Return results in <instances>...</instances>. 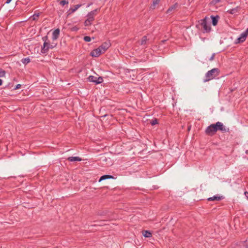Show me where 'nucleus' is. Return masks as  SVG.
Segmentation results:
<instances>
[{
  "label": "nucleus",
  "instance_id": "obj_1",
  "mask_svg": "<svg viewBox=\"0 0 248 248\" xmlns=\"http://www.w3.org/2000/svg\"><path fill=\"white\" fill-rule=\"evenodd\" d=\"M99 11L100 8H97L88 13L86 16L87 19L84 22V25L85 26H89L93 24V22L94 20L95 16Z\"/></svg>",
  "mask_w": 248,
  "mask_h": 248
},
{
  "label": "nucleus",
  "instance_id": "obj_2",
  "mask_svg": "<svg viewBox=\"0 0 248 248\" xmlns=\"http://www.w3.org/2000/svg\"><path fill=\"white\" fill-rule=\"evenodd\" d=\"M219 74V70L217 68H214L211 70L208 71L205 75V78L203 82H206L215 78Z\"/></svg>",
  "mask_w": 248,
  "mask_h": 248
},
{
  "label": "nucleus",
  "instance_id": "obj_3",
  "mask_svg": "<svg viewBox=\"0 0 248 248\" xmlns=\"http://www.w3.org/2000/svg\"><path fill=\"white\" fill-rule=\"evenodd\" d=\"M47 39V36H46L42 38V40L44 41L43 46L41 48V52L42 53H46L49 49H52L55 47L57 44L56 43H52L50 44L48 42H46V41Z\"/></svg>",
  "mask_w": 248,
  "mask_h": 248
},
{
  "label": "nucleus",
  "instance_id": "obj_4",
  "mask_svg": "<svg viewBox=\"0 0 248 248\" xmlns=\"http://www.w3.org/2000/svg\"><path fill=\"white\" fill-rule=\"evenodd\" d=\"M213 124L214 126V129H215L216 132L218 130L220 131L222 133L230 132L229 128L226 127L221 122H217Z\"/></svg>",
  "mask_w": 248,
  "mask_h": 248
},
{
  "label": "nucleus",
  "instance_id": "obj_5",
  "mask_svg": "<svg viewBox=\"0 0 248 248\" xmlns=\"http://www.w3.org/2000/svg\"><path fill=\"white\" fill-rule=\"evenodd\" d=\"M87 79L88 81L91 82H93L96 85L100 84L102 83L104 81L102 77H96L93 76H90Z\"/></svg>",
  "mask_w": 248,
  "mask_h": 248
},
{
  "label": "nucleus",
  "instance_id": "obj_6",
  "mask_svg": "<svg viewBox=\"0 0 248 248\" xmlns=\"http://www.w3.org/2000/svg\"><path fill=\"white\" fill-rule=\"evenodd\" d=\"M200 24L203 27L204 32H209L211 31V27L207 22L206 17L200 20Z\"/></svg>",
  "mask_w": 248,
  "mask_h": 248
},
{
  "label": "nucleus",
  "instance_id": "obj_7",
  "mask_svg": "<svg viewBox=\"0 0 248 248\" xmlns=\"http://www.w3.org/2000/svg\"><path fill=\"white\" fill-rule=\"evenodd\" d=\"M248 35V29L240 35V36L235 41V44H237L244 42L246 40Z\"/></svg>",
  "mask_w": 248,
  "mask_h": 248
},
{
  "label": "nucleus",
  "instance_id": "obj_8",
  "mask_svg": "<svg viewBox=\"0 0 248 248\" xmlns=\"http://www.w3.org/2000/svg\"><path fill=\"white\" fill-rule=\"evenodd\" d=\"M214 126H213V124H211L209 126H208L205 129V132L206 134L209 136H213L216 133L215 129H214Z\"/></svg>",
  "mask_w": 248,
  "mask_h": 248
},
{
  "label": "nucleus",
  "instance_id": "obj_9",
  "mask_svg": "<svg viewBox=\"0 0 248 248\" xmlns=\"http://www.w3.org/2000/svg\"><path fill=\"white\" fill-rule=\"evenodd\" d=\"M111 46L109 41H107L103 43L99 47L101 49L102 52L104 53Z\"/></svg>",
  "mask_w": 248,
  "mask_h": 248
},
{
  "label": "nucleus",
  "instance_id": "obj_10",
  "mask_svg": "<svg viewBox=\"0 0 248 248\" xmlns=\"http://www.w3.org/2000/svg\"><path fill=\"white\" fill-rule=\"evenodd\" d=\"M102 53H103L102 52L101 49L98 47L97 48L93 49L90 54L92 57H98Z\"/></svg>",
  "mask_w": 248,
  "mask_h": 248
},
{
  "label": "nucleus",
  "instance_id": "obj_11",
  "mask_svg": "<svg viewBox=\"0 0 248 248\" xmlns=\"http://www.w3.org/2000/svg\"><path fill=\"white\" fill-rule=\"evenodd\" d=\"M224 199V197L222 196L214 195L213 197H209L207 199L208 201H220Z\"/></svg>",
  "mask_w": 248,
  "mask_h": 248
},
{
  "label": "nucleus",
  "instance_id": "obj_12",
  "mask_svg": "<svg viewBox=\"0 0 248 248\" xmlns=\"http://www.w3.org/2000/svg\"><path fill=\"white\" fill-rule=\"evenodd\" d=\"M60 31L59 29H57L53 31L52 33V39L53 40H56L58 39L60 34Z\"/></svg>",
  "mask_w": 248,
  "mask_h": 248
},
{
  "label": "nucleus",
  "instance_id": "obj_13",
  "mask_svg": "<svg viewBox=\"0 0 248 248\" xmlns=\"http://www.w3.org/2000/svg\"><path fill=\"white\" fill-rule=\"evenodd\" d=\"M212 23L213 26H215L217 25L219 16H211Z\"/></svg>",
  "mask_w": 248,
  "mask_h": 248
},
{
  "label": "nucleus",
  "instance_id": "obj_14",
  "mask_svg": "<svg viewBox=\"0 0 248 248\" xmlns=\"http://www.w3.org/2000/svg\"><path fill=\"white\" fill-rule=\"evenodd\" d=\"M240 9V7L239 6H237L236 7L234 8H232L230 10H228L227 12L230 14H234L236 13L239 12V10Z\"/></svg>",
  "mask_w": 248,
  "mask_h": 248
},
{
  "label": "nucleus",
  "instance_id": "obj_15",
  "mask_svg": "<svg viewBox=\"0 0 248 248\" xmlns=\"http://www.w3.org/2000/svg\"><path fill=\"white\" fill-rule=\"evenodd\" d=\"M67 160L70 162L80 161L82 159L78 156H70L68 157Z\"/></svg>",
  "mask_w": 248,
  "mask_h": 248
},
{
  "label": "nucleus",
  "instance_id": "obj_16",
  "mask_svg": "<svg viewBox=\"0 0 248 248\" xmlns=\"http://www.w3.org/2000/svg\"><path fill=\"white\" fill-rule=\"evenodd\" d=\"M114 177L112 175H102L100 179H99V182H100L101 181L103 180H105L106 179H113Z\"/></svg>",
  "mask_w": 248,
  "mask_h": 248
},
{
  "label": "nucleus",
  "instance_id": "obj_17",
  "mask_svg": "<svg viewBox=\"0 0 248 248\" xmlns=\"http://www.w3.org/2000/svg\"><path fill=\"white\" fill-rule=\"evenodd\" d=\"M78 10V9L77 8V7L75 6V5H74V6L73 7H71L67 11V16H68L69 15L74 13V12H75L77 10Z\"/></svg>",
  "mask_w": 248,
  "mask_h": 248
},
{
  "label": "nucleus",
  "instance_id": "obj_18",
  "mask_svg": "<svg viewBox=\"0 0 248 248\" xmlns=\"http://www.w3.org/2000/svg\"><path fill=\"white\" fill-rule=\"evenodd\" d=\"M143 235L145 237H151L152 236V233L149 231H144L142 233Z\"/></svg>",
  "mask_w": 248,
  "mask_h": 248
},
{
  "label": "nucleus",
  "instance_id": "obj_19",
  "mask_svg": "<svg viewBox=\"0 0 248 248\" xmlns=\"http://www.w3.org/2000/svg\"><path fill=\"white\" fill-rule=\"evenodd\" d=\"M58 3L61 5L63 6L65 5H68L69 1L68 0H57Z\"/></svg>",
  "mask_w": 248,
  "mask_h": 248
},
{
  "label": "nucleus",
  "instance_id": "obj_20",
  "mask_svg": "<svg viewBox=\"0 0 248 248\" xmlns=\"http://www.w3.org/2000/svg\"><path fill=\"white\" fill-rule=\"evenodd\" d=\"M178 6V3H176L174 4L171 6L167 10V13H169L172 11L174 10L175 8H176Z\"/></svg>",
  "mask_w": 248,
  "mask_h": 248
},
{
  "label": "nucleus",
  "instance_id": "obj_21",
  "mask_svg": "<svg viewBox=\"0 0 248 248\" xmlns=\"http://www.w3.org/2000/svg\"><path fill=\"white\" fill-rule=\"evenodd\" d=\"M148 39L146 36H144L142 37L141 41H140V45H145L147 43Z\"/></svg>",
  "mask_w": 248,
  "mask_h": 248
},
{
  "label": "nucleus",
  "instance_id": "obj_22",
  "mask_svg": "<svg viewBox=\"0 0 248 248\" xmlns=\"http://www.w3.org/2000/svg\"><path fill=\"white\" fill-rule=\"evenodd\" d=\"M21 61L23 64L26 65L31 62V60L29 57H27L22 59Z\"/></svg>",
  "mask_w": 248,
  "mask_h": 248
},
{
  "label": "nucleus",
  "instance_id": "obj_23",
  "mask_svg": "<svg viewBox=\"0 0 248 248\" xmlns=\"http://www.w3.org/2000/svg\"><path fill=\"white\" fill-rule=\"evenodd\" d=\"M160 0H154L153 1V4H152V5H151L150 8L152 9H155V6L159 3Z\"/></svg>",
  "mask_w": 248,
  "mask_h": 248
},
{
  "label": "nucleus",
  "instance_id": "obj_24",
  "mask_svg": "<svg viewBox=\"0 0 248 248\" xmlns=\"http://www.w3.org/2000/svg\"><path fill=\"white\" fill-rule=\"evenodd\" d=\"M221 0H212L210 2V5H215L217 3L221 1Z\"/></svg>",
  "mask_w": 248,
  "mask_h": 248
},
{
  "label": "nucleus",
  "instance_id": "obj_25",
  "mask_svg": "<svg viewBox=\"0 0 248 248\" xmlns=\"http://www.w3.org/2000/svg\"><path fill=\"white\" fill-rule=\"evenodd\" d=\"M5 73L6 72L4 70L0 68V78L5 77Z\"/></svg>",
  "mask_w": 248,
  "mask_h": 248
},
{
  "label": "nucleus",
  "instance_id": "obj_26",
  "mask_svg": "<svg viewBox=\"0 0 248 248\" xmlns=\"http://www.w3.org/2000/svg\"><path fill=\"white\" fill-rule=\"evenodd\" d=\"M39 13L34 14V15H33L31 17L32 18V20H35L39 17Z\"/></svg>",
  "mask_w": 248,
  "mask_h": 248
},
{
  "label": "nucleus",
  "instance_id": "obj_27",
  "mask_svg": "<svg viewBox=\"0 0 248 248\" xmlns=\"http://www.w3.org/2000/svg\"><path fill=\"white\" fill-rule=\"evenodd\" d=\"M158 123V121L156 119H155L152 120L150 122V124L152 125H154Z\"/></svg>",
  "mask_w": 248,
  "mask_h": 248
},
{
  "label": "nucleus",
  "instance_id": "obj_28",
  "mask_svg": "<svg viewBox=\"0 0 248 248\" xmlns=\"http://www.w3.org/2000/svg\"><path fill=\"white\" fill-rule=\"evenodd\" d=\"M84 40L86 42H89L91 40V38L90 36H86L84 37Z\"/></svg>",
  "mask_w": 248,
  "mask_h": 248
},
{
  "label": "nucleus",
  "instance_id": "obj_29",
  "mask_svg": "<svg viewBox=\"0 0 248 248\" xmlns=\"http://www.w3.org/2000/svg\"><path fill=\"white\" fill-rule=\"evenodd\" d=\"M215 55H216V53H213L212 54L211 57L209 58V60L210 61H212L214 60V58H215Z\"/></svg>",
  "mask_w": 248,
  "mask_h": 248
},
{
  "label": "nucleus",
  "instance_id": "obj_30",
  "mask_svg": "<svg viewBox=\"0 0 248 248\" xmlns=\"http://www.w3.org/2000/svg\"><path fill=\"white\" fill-rule=\"evenodd\" d=\"M85 3H83V4H77V5H75V6L77 7V8L78 9L79 8H80L81 6H82L83 5H84Z\"/></svg>",
  "mask_w": 248,
  "mask_h": 248
},
{
  "label": "nucleus",
  "instance_id": "obj_31",
  "mask_svg": "<svg viewBox=\"0 0 248 248\" xmlns=\"http://www.w3.org/2000/svg\"><path fill=\"white\" fill-rule=\"evenodd\" d=\"M244 246L246 247H248V239L246 240L245 242H244Z\"/></svg>",
  "mask_w": 248,
  "mask_h": 248
},
{
  "label": "nucleus",
  "instance_id": "obj_32",
  "mask_svg": "<svg viewBox=\"0 0 248 248\" xmlns=\"http://www.w3.org/2000/svg\"><path fill=\"white\" fill-rule=\"evenodd\" d=\"M20 87H21V85L19 84H17L14 89H15V90H17V89H19Z\"/></svg>",
  "mask_w": 248,
  "mask_h": 248
},
{
  "label": "nucleus",
  "instance_id": "obj_33",
  "mask_svg": "<svg viewBox=\"0 0 248 248\" xmlns=\"http://www.w3.org/2000/svg\"><path fill=\"white\" fill-rule=\"evenodd\" d=\"M93 4V3L92 2H90V3H89L86 7L88 8V7H89L90 6H91L92 4Z\"/></svg>",
  "mask_w": 248,
  "mask_h": 248
},
{
  "label": "nucleus",
  "instance_id": "obj_34",
  "mask_svg": "<svg viewBox=\"0 0 248 248\" xmlns=\"http://www.w3.org/2000/svg\"><path fill=\"white\" fill-rule=\"evenodd\" d=\"M11 1H12V0H6V1L5 2V4H9Z\"/></svg>",
  "mask_w": 248,
  "mask_h": 248
},
{
  "label": "nucleus",
  "instance_id": "obj_35",
  "mask_svg": "<svg viewBox=\"0 0 248 248\" xmlns=\"http://www.w3.org/2000/svg\"><path fill=\"white\" fill-rule=\"evenodd\" d=\"M245 196L248 198V192L245 191L244 193Z\"/></svg>",
  "mask_w": 248,
  "mask_h": 248
},
{
  "label": "nucleus",
  "instance_id": "obj_36",
  "mask_svg": "<svg viewBox=\"0 0 248 248\" xmlns=\"http://www.w3.org/2000/svg\"><path fill=\"white\" fill-rule=\"evenodd\" d=\"M166 41H167V40H163L161 41V43H164Z\"/></svg>",
  "mask_w": 248,
  "mask_h": 248
},
{
  "label": "nucleus",
  "instance_id": "obj_37",
  "mask_svg": "<svg viewBox=\"0 0 248 248\" xmlns=\"http://www.w3.org/2000/svg\"><path fill=\"white\" fill-rule=\"evenodd\" d=\"M2 84V80L1 79H0V86Z\"/></svg>",
  "mask_w": 248,
  "mask_h": 248
},
{
  "label": "nucleus",
  "instance_id": "obj_38",
  "mask_svg": "<svg viewBox=\"0 0 248 248\" xmlns=\"http://www.w3.org/2000/svg\"><path fill=\"white\" fill-rule=\"evenodd\" d=\"M71 2H74V0H71Z\"/></svg>",
  "mask_w": 248,
  "mask_h": 248
},
{
  "label": "nucleus",
  "instance_id": "obj_39",
  "mask_svg": "<svg viewBox=\"0 0 248 248\" xmlns=\"http://www.w3.org/2000/svg\"><path fill=\"white\" fill-rule=\"evenodd\" d=\"M106 116V115H105L104 116H103L104 117H105Z\"/></svg>",
  "mask_w": 248,
  "mask_h": 248
},
{
  "label": "nucleus",
  "instance_id": "obj_40",
  "mask_svg": "<svg viewBox=\"0 0 248 248\" xmlns=\"http://www.w3.org/2000/svg\"><path fill=\"white\" fill-rule=\"evenodd\" d=\"M247 248H248V247H247Z\"/></svg>",
  "mask_w": 248,
  "mask_h": 248
}]
</instances>
